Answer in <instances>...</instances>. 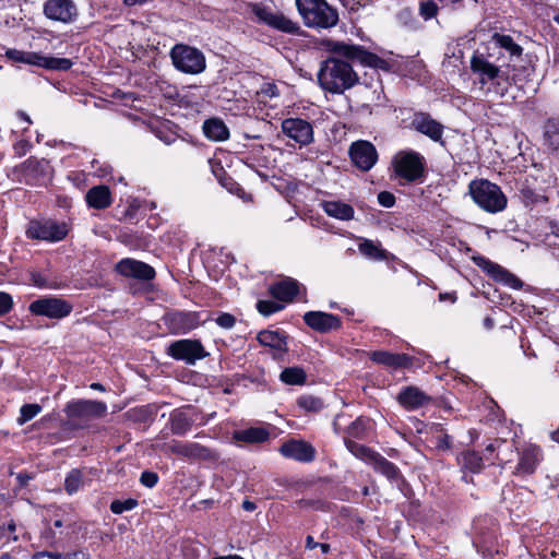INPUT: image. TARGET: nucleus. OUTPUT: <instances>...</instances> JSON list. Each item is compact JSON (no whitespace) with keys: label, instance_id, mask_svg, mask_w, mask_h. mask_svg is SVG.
Returning <instances> with one entry per match:
<instances>
[{"label":"nucleus","instance_id":"49530a36","mask_svg":"<svg viewBox=\"0 0 559 559\" xmlns=\"http://www.w3.org/2000/svg\"><path fill=\"white\" fill-rule=\"evenodd\" d=\"M138 506V500L129 498L127 500H114L110 503V511L115 514H121L133 510Z\"/></svg>","mask_w":559,"mask_h":559},{"label":"nucleus","instance_id":"7ed1b4c3","mask_svg":"<svg viewBox=\"0 0 559 559\" xmlns=\"http://www.w3.org/2000/svg\"><path fill=\"white\" fill-rule=\"evenodd\" d=\"M471 69L478 75L481 88L487 94L502 97L507 94L510 82L506 72L489 62L483 55H474L471 59Z\"/></svg>","mask_w":559,"mask_h":559},{"label":"nucleus","instance_id":"e433bc0d","mask_svg":"<svg viewBox=\"0 0 559 559\" xmlns=\"http://www.w3.org/2000/svg\"><path fill=\"white\" fill-rule=\"evenodd\" d=\"M491 43L504 49L511 57H520L522 55V47L518 45L510 35L495 33L491 36Z\"/></svg>","mask_w":559,"mask_h":559},{"label":"nucleus","instance_id":"c03bdc74","mask_svg":"<svg viewBox=\"0 0 559 559\" xmlns=\"http://www.w3.org/2000/svg\"><path fill=\"white\" fill-rule=\"evenodd\" d=\"M439 7L435 0H419L418 13L425 20H431L437 16Z\"/></svg>","mask_w":559,"mask_h":559},{"label":"nucleus","instance_id":"79ce46f5","mask_svg":"<svg viewBox=\"0 0 559 559\" xmlns=\"http://www.w3.org/2000/svg\"><path fill=\"white\" fill-rule=\"evenodd\" d=\"M84 486L83 474L80 469H71L64 479V490L68 495L76 493Z\"/></svg>","mask_w":559,"mask_h":559},{"label":"nucleus","instance_id":"a211bd4d","mask_svg":"<svg viewBox=\"0 0 559 559\" xmlns=\"http://www.w3.org/2000/svg\"><path fill=\"white\" fill-rule=\"evenodd\" d=\"M349 156L353 164L360 170H370L378 160L374 145L368 141H356L349 147Z\"/></svg>","mask_w":559,"mask_h":559},{"label":"nucleus","instance_id":"052dcab7","mask_svg":"<svg viewBox=\"0 0 559 559\" xmlns=\"http://www.w3.org/2000/svg\"><path fill=\"white\" fill-rule=\"evenodd\" d=\"M61 559H90V554L83 550H76L71 554L62 555Z\"/></svg>","mask_w":559,"mask_h":559},{"label":"nucleus","instance_id":"e2e57ef3","mask_svg":"<svg viewBox=\"0 0 559 559\" xmlns=\"http://www.w3.org/2000/svg\"><path fill=\"white\" fill-rule=\"evenodd\" d=\"M16 479L21 486H26L27 483L32 479V476L27 473H20L17 474Z\"/></svg>","mask_w":559,"mask_h":559},{"label":"nucleus","instance_id":"f257e3e1","mask_svg":"<svg viewBox=\"0 0 559 559\" xmlns=\"http://www.w3.org/2000/svg\"><path fill=\"white\" fill-rule=\"evenodd\" d=\"M329 50L338 57H344L349 61H357L362 66L371 68L364 75V82L361 83L362 97L366 100V105H382L385 96L378 70L390 71V63L361 46L344 41H330Z\"/></svg>","mask_w":559,"mask_h":559},{"label":"nucleus","instance_id":"8fccbe9b","mask_svg":"<svg viewBox=\"0 0 559 559\" xmlns=\"http://www.w3.org/2000/svg\"><path fill=\"white\" fill-rule=\"evenodd\" d=\"M13 307V299L10 294L0 292V317L10 312Z\"/></svg>","mask_w":559,"mask_h":559},{"label":"nucleus","instance_id":"6e6d98bb","mask_svg":"<svg viewBox=\"0 0 559 559\" xmlns=\"http://www.w3.org/2000/svg\"><path fill=\"white\" fill-rule=\"evenodd\" d=\"M451 447H452V437L451 436H449L447 433H442L437 437L436 448L438 450L445 451V450H450Z\"/></svg>","mask_w":559,"mask_h":559},{"label":"nucleus","instance_id":"58836bf2","mask_svg":"<svg viewBox=\"0 0 559 559\" xmlns=\"http://www.w3.org/2000/svg\"><path fill=\"white\" fill-rule=\"evenodd\" d=\"M345 445L347 450L355 455L357 459H360L369 464L372 463L373 456H376L378 453L372 451L370 448L357 443L356 441H353L350 439H345Z\"/></svg>","mask_w":559,"mask_h":559},{"label":"nucleus","instance_id":"72a5a7b5","mask_svg":"<svg viewBox=\"0 0 559 559\" xmlns=\"http://www.w3.org/2000/svg\"><path fill=\"white\" fill-rule=\"evenodd\" d=\"M270 437L269 431L262 427H250L248 429L239 430L234 433L236 441L247 443H262Z\"/></svg>","mask_w":559,"mask_h":559},{"label":"nucleus","instance_id":"338daca9","mask_svg":"<svg viewBox=\"0 0 559 559\" xmlns=\"http://www.w3.org/2000/svg\"><path fill=\"white\" fill-rule=\"evenodd\" d=\"M319 545V543L314 542L313 537L308 535L307 538H306V547L308 549H314L317 548Z\"/></svg>","mask_w":559,"mask_h":559},{"label":"nucleus","instance_id":"9b49d317","mask_svg":"<svg viewBox=\"0 0 559 559\" xmlns=\"http://www.w3.org/2000/svg\"><path fill=\"white\" fill-rule=\"evenodd\" d=\"M166 354L190 366L209 356L202 343L193 338H182L171 342L166 348Z\"/></svg>","mask_w":559,"mask_h":559},{"label":"nucleus","instance_id":"f03ea898","mask_svg":"<svg viewBox=\"0 0 559 559\" xmlns=\"http://www.w3.org/2000/svg\"><path fill=\"white\" fill-rule=\"evenodd\" d=\"M318 80L324 91L342 94L358 83L359 78L348 61L329 57L321 64Z\"/></svg>","mask_w":559,"mask_h":559},{"label":"nucleus","instance_id":"bb28decb","mask_svg":"<svg viewBox=\"0 0 559 559\" xmlns=\"http://www.w3.org/2000/svg\"><path fill=\"white\" fill-rule=\"evenodd\" d=\"M370 359L390 369L408 368L413 364V358L406 354H396L386 350H374L370 354Z\"/></svg>","mask_w":559,"mask_h":559},{"label":"nucleus","instance_id":"f3484780","mask_svg":"<svg viewBox=\"0 0 559 559\" xmlns=\"http://www.w3.org/2000/svg\"><path fill=\"white\" fill-rule=\"evenodd\" d=\"M282 132L294 140L300 146L309 145L313 142L312 124L301 118H286L281 123Z\"/></svg>","mask_w":559,"mask_h":559},{"label":"nucleus","instance_id":"f704fd0d","mask_svg":"<svg viewBox=\"0 0 559 559\" xmlns=\"http://www.w3.org/2000/svg\"><path fill=\"white\" fill-rule=\"evenodd\" d=\"M170 430L174 435L185 436L192 426V420L181 409H175L169 417Z\"/></svg>","mask_w":559,"mask_h":559},{"label":"nucleus","instance_id":"5fc2aeb1","mask_svg":"<svg viewBox=\"0 0 559 559\" xmlns=\"http://www.w3.org/2000/svg\"><path fill=\"white\" fill-rule=\"evenodd\" d=\"M378 202L383 207H392L395 204V197L389 191H381L378 194Z\"/></svg>","mask_w":559,"mask_h":559},{"label":"nucleus","instance_id":"c756f323","mask_svg":"<svg viewBox=\"0 0 559 559\" xmlns=\"http://www.w3.org/2000/svg\"><path fill=\"white\" fill-rule=\"evenodd\" d=\"M90 207L104 210L111 204V194L107 186L99 185L91 188L85 195Z\"/></svg>","mask_w":559,"mask_h":559},{"label":"nucleus","instance_id":"09e8293b","mask_svg":"<svg viewBox=\"0 0 559 559\" xmlns=\"http://www.w3.org/2000/svg\"><path fill=\"white\" fill-rule=\"evenodd\" d=\"M284 307L273 300H259L257 304L258 311L263 316H270L281 311Z\"/></svg>","mask_w":559,"mask_h":559},{"label":"nucleus","instance_id":"4c0bfd02","mask_svg":"<svg viewBox=\"0 0 559 559\" xmlns=\"http://www.w3.org/2000/svg\"><path fill=\"white\" fill-rule=\"evenodd\" d=\"M545 143L552 151H559V119H548L544 127Z\"/></svg>","mask_w":559,"mask_h":559},{"label":"nucleus","instance_id":"4468645a","mask_svg":"<svg viewBox=\"0 0 559 559\" xmlns=\"http://www.w3.org/2000/svg\"><path fill=\"white\" fill-rule=\"evenodd\" d=\"M28 310L34 316L60 320L72 312L73 306L68 300L59 297H41L32 301Z\"/></svg>","mask_w":559,"mask_h":559},{"label":"nucleus","instance_id":"0eeeda50","mask_svg":"<svg viewBox=\"0 0 559 559\" xmlns=\"http://www.w3.org/2000/svg\"><path fill=\"white\" fill-rule=\"evenodd\" d=\"M250 12L254 15V21L264 24L273 29L286 34H298L300 27L297 22L290 20L284 13L273 10L271 7L262 3H250Z\"/></svg>","mask_w":559,"mask_h":559},{"label":"nucleus","instance_id":"2f4dec72","mask_svg":"<svg viewBox=\"0 0 559 559\" xmlns=\"http://www.w3.org/2000/svg\"><path fill=\"white\" fill-rule=\"evenodd\" d=\"M204 135L212 141L223 142L229 138V130L221 119H209L203 123Z\"/></svg>","mask_w":559,"mask_h":559},{"label":"nucleus","instance_id":"37998d69","mask_svg":"<svg viewBox=\"0 0 559 559\" xmlns=\"http://www.w3.org/2000/svg\"><path fill=\"white\" fill-rule=\"evenodd\" d=\"M297 405L307 412H319L324 406L321 399L312 395H301L297 400Z\"/></svg>","mask_w":559,"mask_h":559},{"label":"nucleus","instance_id":"ea45409f","mask_svg":"<svg viewBox=\"0 0 559 559\" xmlns=\"http://www.w3.org/2000/svg\"><path fill=\"white\" fill-rule=\"evenodd\" d=\"M280 379L289 385H301L306 382L307 374L300 367H288L281 372Z\"/></svg>","mask_w":559,"mask_h":559},{"label":"nucleus","instance_id":"0e129e2a","mask_svg":"<svg viewBox=\"0 0 559 559\" xmlns=\"http://www.w3.org/2000/svg\"><path fill=\"white\" fill-rule=\"evenodd\" d=\"M242 509L248 512H252L257 509V504L253 501L250 500H243L242 502Z\"/></svg>","mask_w":559,"mask_h":559},{"label":"nucleus","instance_id":"473e14b6","mask_svg":"<svg viewBox=\"0 0 559 559\" xmlns=\"http://www.w3.org/2000/svg\"><path fill=\"white\" fill-rule=\"evenodd\" d=\"M370 465L373 466L376 472L382 474L391 481H397L402 478L399 467L379 453L373 456V461Z\"/></svg>","mask_w":559,"mask_h":559},{"label":"nucleus","instance_id":"aec40b11","mask_svg":"<svg viewBox=\"0 0 559 559\" xmlns=\"http://www.w3.org/2000/svg\"><path fill=\"white\" fill-rule=\"evenodd\" d=\"M116 271L124 276L140 281H151L155 277V270L142 261L124 258L116 264Z\"/></svg>","mask_w":559,"mask_h":559},{"label":"nucleus","instance_id":"cd10ccee","mask_svg":"<svg viewBox=\"0 0 559 559\" xmlns=\"http://www.w3.org/2000/svg\"><path fill=\"white\" fill-rule=\"evenodd\" d=\"M270 294L277 300L292 301L299 293V283L293 278H286L270 286Z\"/></svg>","mask_w":559,"mask_h":559},{"label":"nucleus","instance_id":"b1692460","mask_svg":"<svg viewBox=\"0 0 559 559\" xmlns=\"http://www.w3.org/2000/svg\"><path fill=\"white\" fill-rule=\"evenodd\" d=\"M543 453L539 447L527 444L519 452V462L515 467V474L521 476L532 475L540 461Z\"/></svg>","mask_w":559,"mask_h":559},{"label":"nucleus","instance_id":"864d4df0","mask_svg":"<svg viewBox=\"0 0 559 559\" xmlns=\"http://www.w3.org/2000/svg\"><path fill=\"white\" fill-rule=\"evenodd\" d=\"M16 530V525L13 521H11L8 525H0V539H10L11 534H13ZM13 540H17V536H12Z\"/></svg>","mask_w":559,"mask_h":559},{"label":"nucleus","instance_id":"7c9ffc66","mask_svg":"<svg viewBox=\"0 0 559 559\" xmlns=\"http://www.w3.org/2000/svg\"><path fill=\"white\" fill-rule=\"evenodd\" d=\"M257 340L261 345L269 346L280 353H286L288 349L286 336L280 331H261L258 333Z\"/></svg>","mask_w":559,"mask_h":559},{"label":"nucleus","instance_id":"4be33fe9","mask_svg":"<svg viewBox=\"0 0 559 559\" xmlns=\"http://www.w3.org/2000/svg\"><path fill=\"white\" fill-rule=\"evenodd\" d=\"M411 126L414 130L425 134L430 140L442 143L444 127L429 114L423 111L415 112Z\"/></svg>","mask_w":559,"mask_h":559},{"label":"nucleus","instance_id":"774afa93","mask_svg":"<svg viewBox=\"0 0 559 559\" xmlns=\"http://www.w3.org/2000/svg\"><path fill=\"white\" fill-rule=\"evenodd\" d=\"M444 5H451L452 8H455L457 5H461L463 0H439Z\"/></svg>","mask_w":559,"mask_h":559},{"label":"nucleus","instance_id":"9d476101","mask_svg":"<svg viewBox=\"0 0 559 559\" xmlns=\"http://www.w3.org/2000/svg\"><path fill=\"white\" fill-rule=\"evenodd\" d=\"M165 453L176 454L188 461H215L217 452L198 442L171 440L160 447Z\"/></svg>","mask_w":559,"mask_h":559},{"label":"nucleus","instance_id":"412c9836","mask_svg":"<svg viewBox=\"0 0 559 559\" xmlns=\"http://www.w3.org/2000/svg\"><path fill=\"white\" fill-rule=\"evenodd\" d=\"M22 170L27 185L40 186L50 179L51 168L46 159L29 158L23 163Z\"/></svg>","mask_w":559,"mask_h":559},{"label":"nucleus","instance_id":"3c124183","mask_svg":"<svg viewBox=\"0 0 559 559\" xmlns=\"http://www.w3.org/2000/svg\"><path fill=\"white\" fill-rule=\"evenodd\" d=\"M140 481L147 488H153L158 481V475L154 472L145 471L141 474Z\"/></svg>","mask_w":559,"mask_h":559},{"label":"nucleus","instance_id":"423d86ee","mask_svg":"<svg viewBox=\"0 0 559 559\" xmlns=\"http://www.w3.org/2000/svg\"><path fill=\"white\" fill-rule=\"evenodd\" d=\"M392 166L396 177L406 182H423L425 179L426 160L416 151L397 152L392 159Z\"/></svg>","mask_w":559,"mask_h":559},{"label":"nucleus","instance_id":"c85d7f7f","mask_svg":"<svg viewBox=\"0 0 559 559\" xmlns=\"http://www.w3.org/2000/svg\"><path fill=\"white\" fill-rule=\"evenodd\" d=\"M324 213L340 221H350L354 218L355 210L350 204L338 200H326L321 203Z\"/></svg>","mask_w":559,"mask_h":559},{"label":"nucleus","instance_id":"5701e85b","mask_svg":"<svg viewBox=\"0 0 559 559\" xmlns=\"http://www.w3.org/2000/svg\"><path fill=\"white\" fill-rule=\"evenodd\" d=\"M280 453L290 460L308 463L314 460V448L304 440H289L284 442L280 448Z\"/></svg>","mask_w":559,"mask_h":559},{"label":"nucleus","instance_id":"69168bd1","mask_svg":"<svg viewBox=\"0 0 559 559\" xmlns=\"http://www.w3.org/2000/svg\"><path fill=\"white\" fill-rule=\"evenodd\" d=\"M506 442L504 441H497V442H491L489 443L487 447H486V452H490L492 453L497 448H500L501 445H504Z\"/></svg>","mask_w":559,"mask_h":559},{"label":"nucleus","instance_id":"1a4fd4ad","mask_svg":"<svg viewBox=\"0 0 559 559\" xmlns=\"http://www.w3.org/2000/svg\"><path fill=\"white\" fill-rule=\"evenodd\" d=\"M64 413L73 423L82 425L104 417L107 405L100 401L73 400L66 405Z\"/></svg>","mask_w":559,"mask_h":559},{"label":"nucleus","instance_id":"6e6552de","mask_svg":"<svg viewBox=\"0 0 559 559\" xmlns=\"http://www.w3.org/2000/svg\"><path fill=\"white\" fill-rule=\"evenodd\" d=\"M174 67L187 74L202 73L206 68L203 52L195 47L177 44L170 50Z\"/></svg>","mask_w":559,"mask_h":559},{"label":"nucleus","instance_id":"a18cd8bd","mask_svg":"<svg viewBox=\"0 0 559 559\" xmlns=\"http://www.w3.org/2000/svg\"><path fill=\"white\" fill-rule=\"evenodd\" d=\"M40 412L41 406L39 404H24L20 409V417L17 418V423L23 425L33 419Z\"/></svg>","mask_w":559,"mask_h":559},{"label":"nucleus","instance_id":"de8ad7c7","mask_svg":"<svg viewBox=\"0 0 559 559\" xmlns=\"http://www.w3.org/2000/svg\"><path fill=\"white\" fill-rule=\"evenodd\" d=\"M367 430V420L362 417H358L352 425L348 427V433L357 439H361L365 437Z\"/></svg>","mask_w":559,"mask_h":559},{"label":"nucleus","instance_id":"2eb2a0df","mask_svg":"<svg viewBox=\"0 0 559 559\" xmlns=\"http://www.w3.org/2000/svg\"><path fill=\"white\" fill-rule=\"evenodd\" d=\"M43 12L48 20L63 24L73 23L79 16L78 7L73 0H46Z\"/></svg>","mask_w":559,"mask_h":559},{"label":"nucleus","instance_id":"c9c22d12","mask_svg":"<svg viewBox=\"0 0 559 559\" xmlns=\"http://www.w3.org/2000/svg\"><path fill=\"white\" fill-rule=\"evenodd\" d=\"M457 462L461 467L471 473H479L484 466L483 457L473 450H466L460 454Z\"/></svg>","mask_w":559,"mask_h":559},{"label":"nucleus","instance_id":"603ef678","mask_svg":"<svg viewBox=\"0 0 559 559\" xmlns=\"http://www.w3.org/2000/svg\"><path fill=\"white\" fill-rule=\"evenodd\" d=\"M216 323L223 329H231L236 323V318L230 313H222L216 318Z\"/></svg>","mask_w":559,"mask_h":559},{"label":"nucleus","instance_id":"a19ab883","mask_svg":"<svg viewBox=\"0 0 559 559\" xmlns=\"http://www.w3.org/2000/svg\"><path fill=\"white\" fill-rule=\"evenodd\" d=\"M358 250L362 255L371 260L385 259V251L378 243L369 239H364L358 245Z\"/></svg>","mask_w":559,"mask_h":559},{"label":"nucleus","instance_id":"dca6fc26","mask_svg":"<svg viewBox=\"0 0 559 559\" xmlns=\"http://www.w3.org/2000/svg\"><path fill=\"white\" fill-rule=\"evenodd\" d=\"M474 262L496 282L513 289H521L523 287V282L516 275L489 259L479 255L474 258Z\"/></svg>","mask_w":559,"mask_h":559},{"label":"nucleus","instance_id":"20e7f679","mask_svg":"<svg viewBox=\"0 0 559 559\" xmlns=\"http://www.w3.org/2000/svg\"><path fill=\"white\" fill-rule=\"evenodd\" d=\"M296 7L308 27L331 28L338 22L337 10L325 0H296Z\"/></svg>","mask_w":559,"mask_h":559},{"label":"nucleus","instance_id":"4d7b16f0","mask_svg":"<svg viewBox=\"0 0 559 559\" xmlns=\"http://www.w3.org/2000/svg\"><path fill=\"white\" fill-rule=\"evenodd\" d=\"M31 280H32L33 284L39 288L50 287L48 284V281L40 273H36V272L32 273Z\"/></svg>","mask_w":559,"mask_h":559},{"label":"nucleus","instance_id":"13d9d810","mask_svg":"<svg viewBox=\"0 0 559 559\" xmlns=\"http://www.w3.org/2000/svg\"><path fill=\"white\" fill-rule=\"evenodd\" d=\"M235 188L230 189V193L237 195L238 198H240L241 200H243L245 202H251L252 201V195L250 193H247L240 186L238 185H234Z\"/></svg>","mask_w":559,"mask_h":559},{"label":"nucleus","instance_id":"680f3d73","mask_svg":"<svg viewBox=\"0 0 559 559\" xmlns=\"http://www.w3.org/2000/svg\"><path fill=\"white\" fill-rule=\"evenodd\" d=\"M263 93L269 97H277L280 95L278 88L274 84H267L263 88Z\"/></svg>","mask_w":559,"mask_h":559},{"label":"nucleus","instance_id":"a878e982","mask_svg":"<svg viewBox=\"0 0 559 559\" xmlns=\"http://www.w3.org/2000/svg\"><path fill=\"white\" fill-rule=\"evenodd\" d=\"M166 323L174 334H186L199 325L194 312H174L167 316Z\"/></svg>","mask_w":559,"mask_h":559},{"label":"nucleus","instance_id":"bf43d9fd","mask_svg":"<svg viewBox=\"0 0 559 559\" xmlns=\"http://www.w3.org/2000/svg\"><path fill=\"white\" fill-rule=\"evenodd\" d=\"M45 557L46 558H50V559H61L62 554L44 550V551L35 552L32 556V559H41V558H45Z\"/></svg>","mask_w":559,"mask_h":559},{"label":"nucleus","instance_id":"ddd939ff","mask_svg":"<svg viewBox=\"0 0 559 559\" xmlns=\"http://www.w3.org/2000/svg\"><path fill=\"white\" fill-rule=\"evenodd\" d=\"M69 233L68 225L52 219L31 221L26 229L28 239L49 242L61 241Z\"/></svg>","mask_w":559,"mask_h":559},{"label":"nucleus","instance_id":"393cba45","mask_svg":"<svg viewBox=\"0 0 559 559\" xmlns=\"http://www.w3.org/2000/svg\"><path fill=\"white\" fill-rule=\"evenodd\" d=\"M397 402L406 411H416L431 402V397L419 388L408 385L403 388L396 397Z\"/></svg>","mask_w":559,"mask_h":559},{"label":"nucleus","instance_id":"39448f33","mask_svg":"<svg viewBox=\"0 0 559 559\" xmlns=\"http://www.w3.org/2000/svg\"><path fill=\"white\" fill-rule=\"evenodd\" d=\"M468 190L473 201L488 213L501 212L507 206V197L501 188L489 180H473Z\"/></svg>","mask_w":559,"mask_h":559},{"label":"nucleus","instance_id":"6ab92c4d","mask_svg":"<svg viewBox=\"0 0 559 559\" xmlns=\"http://www.w3.org/2000/svg\"><path fill=\"white\" fill-rule=\"evenodd\" d=\"M305 323L316 332L329 333L340 330L342 320L338 316L323 311H308L304 314Z\"/></svg>","mask_w":559,"mask_h":559},{"label":"nucleus","instance_id":"f8f14e48","mask_svg":"<svg viewBox=\"0 0 559 559\" xmlns=\"http://www.w3.org/2000/svg\"><path fill=\"white\" fill-rule=\"evenodd\" d=\"M5 56L13 61L37 66L49 70H69L72 61L68 58H55L43 56L38 52L9 49Z\"/></svg>","mask_w":559,"mask_h":559}]
</instances>
